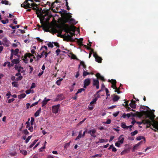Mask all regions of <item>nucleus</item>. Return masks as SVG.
<instances>
[{
	"instance_id": "12",
	"label": "nucleus",
	"mask_w": 158,
	"mask_h": 158,
	"mask_svg": "<svg viewBox=\"0 0 158 158\" xmlns=\"http://www.w3.org/2000/svg\"><path fill=\"white\" fill-rule=\"evenodd\" d=\"M122 136H123V135H122L118 138V139L119 140L118 142L122 144L123 143V141L124 139V138L123 137H122Z\"/></svg>"
},
{
	"instance_id": "35",
	"label": "nucleus",
	"mask_w": 158,
	"mask_h": 158,
	"mask_svg": "<svg viewBox=\"0 0 158 158\" xmlns=\"http://www.w3.org/2000/svg\"><path fill=\"white\" fill-rule=\"evenodd\" d=\"M97 99H98L97 98H95L91 102H90V104H93L94 103L96 102Z\"/></svg>"
},
{
	"instance_id": "48",
	"label": "nucleus",
	"mask_w": 158,
	"mask_h": 158,
	"mask_svg": "<svg viewBox=\"0 0 158 158\" xmlns=\"http://www.w3.org/2000/svg\"><path fill=\"white\" fill-rule=\"evenodd\" d=\"M60 52H61L60 49H57L56 51V55L58 56Z\"/></svg>"
},
{
	"instance_id": "5",
	"label": "nucleus",
	"mask_w": 158,
	"mask_h": 158,
	"mask_svg": "<svg viewBox=\"0 0 158 158\" xmlns=\"http://www.w3.org/2000/svg\"><path fill=\"white\" fill-rule=\"evenodd\" d=\"M90 83V79L89 78L86 79L84 81V88H86L89 85Z\"/></svg>"
},
{
	"instance_id": "56",
	"label": "nucleus",
	"mask_w": 158,
	"mask_h": 158,
	"mask_svg": "<svg viewBox=\"0 0 158 158\" xmlns=\"http://www.w3.org/2000/svg\"><path fill=\"white\" fill-rule=\"evenodd\" d=\"M65 5L67 7V9L69 10L70 9V8L68 6V2H66Z\"/></svg>"
},
{
	"instance_id": "34",
	"label": "nucleus",
	"mask_w": 158,
	"mask_h": 158,
	"mask_svg": "<svg viewBox=\"0 0 158 158\" xmlns=\"http://www.w3.org/2000/svg\"><path fill=\"white\" fill-rule=\"evenodd\" d=\"M45 99H46V98H44V100L42 102V107L44 106H45L47 104V102H46L45 101Z\"/></svg>"
},
{
	"instance_id": "27",
	"label": "nucleus",
	"mask_w": 158,
	"mask_h": 158,
	"mask_svg": "<svg viewBox=\"0 0 158 158\" xmlns=\"http://www.w3.org/2000/svg\"><path fill=\"white\" fill-rule=\"evenodd\" d=\"M121 127L123 128L127 129V126L126 125L125 123L123 122L121 124Z\"/></svg>"
},
{
	"instance_id": "36",
	"label": "nucleus",
	"mask_w": 158,
	"mask_h": 158,
	"mask_svg": "<svg viewBox=\"0 0 158 158\" xmlns=\"http://www.w3.org/2000/svg\"><path fill=\"white\" fill-rule=\"evenodd\" d=\"M40 100V99L39 100L36 102H35V103H33L30 106V107H32L33 106H35L36 105H37L39 102Z\"/></svg>"
},
{
	"instance_id": "11",
	"label": "nucleus",
	"mask_w": 158,
	"mask_h": 158,
	"mask_svg": "<svg viewBox=\"0 0 158 158\" xmlns=\"http://www.w3.org/2000/svg\"><path fill=\"white\" fill-rule=\"evenodd\" d=\"M64 39L67 41H70L71 42H74L76 41V38L73 39L72 37H70V38L69 37H65Z\"/></svg>"
},
{
	"instance_id": "59",
	"label": "nucleus",
	"mask_w": 158,
	"mask_h": 158,
	"mask_svg": "<svg viewBox=\"0 0 158 158\" xmlns=\"http://www.w3.org/2000/svg\"><path fill=\"white\" fill-rule=\"evenodd\" d=\"M120 145V143H119V142H117L116 143H115V145L118 147H119Z\"/></svg>"
},
{
	"instance_id": "51",
	"label": "nucleus",
	"mask_w": 158,
	"mask_h": 158,
	"mask_svg": "<svg viewBox=\"0 0 158 158\" xmlns=\"http://www.w3.org/2000/svg\"><path fill=\"white\" fill-rule=\"evenodd\" d=\"M16 19L17 18L15 17L13 19V23L15 24H17L18 23L17 21L16 20Z\"/></svg>"
},
{
	"instance_id": "31",
	"label": "nucleus",
	"mask_w": 158,
	"mask_h": 158,
	"mask_svg": "<svg viewBox=\"0 0 158 158\" xmlns=\"http://www.w3.org/2000/svg\"><path fill=\"white\" fill-rule=\"evenodd\" d=\"M102 155L101 154H95L94 155L92 156H91L92 158H95L97 157H101Z\"/></svg>"
},
{
	"instance_id": "29",
	"label": "nucleus",
	"mask_w": 158,
	"mask_h": 158,
	"mask_svg": "<svg viewBox=\"0 0 158 158\" xmlns=\"http://www.w3.org/2000/svg\"><path fill=\"white\" fill-rule=\"evenodd\" d=\"M12 85L14 87H18V84L17 82H12Z\"/></svg>"
},
{
	"instance_id": "62",
	"label": "nucleus",
	"mask_w": 158,
	"mask_h": 158,
	"mask_svg": "<svg viewBox=\"0 0 158 158\" xmlns=\"http://www.w3.org/2000/svg\"><path fill=\"white\" fill-rule=\"evenodd\" d=\"M7 64L8 66L9 67H10L11 66H12L13 65V64H12V63L10 64V62H8V61H7Z\"/></svg>"
},
{
	"instance_id": "9",
	"label": "nucleus",
	"mask_w": 158,
	"mask_h": 158,
	"mask_svg": "<svg viewBox=\"0 0 158 158\" xmlns=\"http://www.w3.org/2000/svg\"><path fill=\"white\" fill-rule=\"evenodd\" d=\"M19 49L18 48H16L15 50L12 49L11 50V53L13 55L19 57L20 56L18 54L19 53Z\"/></svg>"
},
{
	"instance_id": "38",
	"label": "nucleus",
	"mask_w": 158,
	"mask_h": 158,
	"mask_svg": "<svg viewBox=\"0 0 158 158\" xmlns=\"http://www.w3.org/2000/svg\"><path fill=\"white\" fill-rule=\"evenodd\" d=\"M138 133V131L137 130H135V131L133 132H131V136H134L135 135L137 134Z\"/></svg>"
},
{
	"instance_id": "52",
	"label": "nucleus",
	"mask_w": 158,
	"mask_h": 158,
	"mask_svg": "<svg viewBox=\"0 0 158 158\" xmlns=\"http://www.w3.org/2000/svg\"><path fill=\"white\" fill-rule=\"evenodd\" d=\"M111 120L110 119H108L106 121V122H105V123L106 124H110L111 123Z\"/></svg>"
},
{
	"instance_id": "64",
	"label": "nucleus",
	"mask_w": 158,
	"mask_h": 158,
	"mask_svg": "<svg viewBox=\"0 0 158 158\" xmlns=\"http://www.w3.org/2000/svg\"><path fill=\"white\" fill-rule=\"evenodd\" d=\"M42 57L41 55H40L39 54H38L36 56L37 58V60H39L40 58H41Z\"/></svg>"
},
{
	"instance_id": "24",
	"label": "nucleus",
	"mask_w": 158,
	"mask_h": 158,
	"mask_svg": "<svg viewBox=\"0 0 158 158\" xmlns=\"http://www.w3.org/2000/svg\"><path fill=\"white\" fill-rule=\"evenodd\" d=\"M26 96V94H21L19 95L18 96V98L19 99H21L25 98Z\"/></svg>"
},
{
	"instance_id": "37",
	"label": "nucleus",
	"mask_w": 158,
	"mask_h": 158,
	"mask_svg": "<svg viewBox=\"0 0 158 158\" xmlns=\"http://www.w3.org/2000/svg\"><path fill=\"white\" fill-rule=\"evenodd\" d=\"M20 152L22 154H23L24 155H27V151L25 150H20Z\"/></svg>"
},
{
	"instance_id": "15",
	"label": "nucleus",
	"mask_w": 158,
	"mask_h": 158,
	"mask_svg": "<svg viewBox=\"0 0 158 158\" xmlns=\"http://www.w3.org/2000/svg\"><path fill=\"white\" fill-rule=\"evenodd\" d=\"M96 76L98 78H99L101 80L103 81H105V79H104V77L101 76L100 74L99 73H97L96 75Z\"/></svg>"
},
{
	"instance_id": "58",
	"label": "nucleus",
	"mask_w": 158,
	"mask_h": 158,
	"mask_svg": "<svg viewBox=\"0 0 158 158\" xmlns=\"http://www.w3.org/2000/svg\"><path fill=\"white\" fill-rule=\"evenodd\" d=\"M28 129L31 132H32L33 131V127H32V126L31 125V126L29 127L28 128Z\"/></svg>"
},
{
	"instance_id": "47",
	"label": "nucleus",
	"mask_w": 158,
	"mask_h": 158,
	"mask_svg": "<svg viewBox=\"0 0 158 158\" xmlns=\"http://www.w3.org/2000/svg\"><path fill=\"white\" fill-rule=\"evenodd\" d=\"M15 100V99L14 98H12L11 99H10L8 100V101L7 102L9 103H10L11 102H13Z\"/></svg>"
},
{
	"instance_id": "14",
	"label": "nucleus",
	"mask_w": 158,
	"mask_h": 158,
	"mask_svg": "<svg viewBox=\"0 0 158 158\" xmlns=\"http://www.w3.org/2000/svg\"><path fill=\"white\" fill-rule=\"evenodd\" d=\"M111 83L112 84V86L114 87V89H117V87L116 86V80H111Z\"/></svg>"
},
{
	"instance_id": "23",
	"label": "nucleus",
	"mask_w": 158,
	"mask_h": 158,
	"mask_svg": "<svg viewBox=\"0 0 158 158\" xmlns=\"http://www.w3.org/2000/svg\"><path fill=\"white\" fill-rule=\"evenodd\" d=\"M38 141V139L35 140L33 143L29 146V148H32L35 145Z\"/></svg>"
},
{
	"instance_id": "6",
	"label": "nucleus",
	"mask_w": 158,
	"mask_h": 158,
	"mask_svg": "<svg viewBox=\"0 0 158 158\" xmlns=\"http://www.w3.org/2000/svg\"><path fill=\"white\" fill-rule=\"evenodd\" d=\"M93 56L95 59V61L98 63H101L102 60V58L98 56L96 53H94Z\"/></svg>"
},
{
	"instance_id": "61",
	"label": "nucleus",
	"mask_w": 158,
	"mask_h": 158,
	"mask_svg": "<svg viewBox=\"0 0 158 158\" xmlns=\"http://www.w3.org/2000/svg\"><path fill=\"white\" fill-rule=\"evenodd\" d=\"M61 83V82L60 81V80H58L56 81V84L57 85H60Z\"/></svg>"
},
{
	"instance_id": "40",
	"label": "nucleus",
	"mask_w": 158,
	"mask_h": 158,
	"mask_svg": "<svg viewBox=\"0 0 158 158\" xmlns=\"http://www.w3.org/2000/svg\"><path fill=\"white\" fill-rule=\"evenodd\" d=\"M53 43H52L51 42H49V43L48 44V47L53 48Z\"/></svg>"
},
{
	"instance_id": "39",
	"label": "nucleus",
	"mask_w": 158,
	"mask_h": 158,
	"mask_svg": "<svg viewBox=\"0 0 158 158\" xmlns=\"http://www.w3.org/2000/svg\"><path fill=\"white\" fill-rule=\"evenodd\" d=\"M32 137L31 135L29 136L25 140V142L26 143H27L29 142V140Z\"/></svg>"
},
{
	"instance_id": "32",
	"label": "nucleus",
	"mask_w": 158,
	"mask_h": 158,
	"mask_svg": "<svg viewBox=\"0 0 158 158\" xmlns=\"http://www.w3.org/2000/svg\"><path fill=\"white\" fill-rule=\"evenodd\" d=\"M2 23L3 24L7 23L9 22V20L8 19H6V20H1Z\"/></svg>"
},
{
	"instance_id": "3",
	"label": "nucleus",
	"mask_w": 158,
	"mask_h": 158,
	"mask_svg": "<svg viewBox=\"0 0 158 158\" xmlns=\"http://www.w3.org/2000/svg\"><path fill=\"white\" fill-rule=\"evenodd\" d=\"M96 132V130L94 128L89 130L87 131L88 134H90L91 136L94 138H96L97 137L96 135H95Z\"/></svg>"
},
{
	"instance_id": "33",
	"label": "nucleus",
	"mask_w": 158,
	"mask_h": 158,
	"mask_svg": "<svg viewBox=\"0 0 158 158\" xmlns=\"http://www.w3.org/2000/svg\"><path fill=\"white\" fill-rule=\"evenodd\" d=\"M30 120V118H29L28 119V121L26 122V128H28L30 127V122H29V120Z\"/></svg>"
},
{
	"instance_id": "17",
	"label": "nucleus",
	"mask_w": 158,
	"mask_h": 158,
	"mask_svg": "<svg viewBox=\"0 0 158 158\" xmlns=\"http://www.w3.org/2000/svg\"><path fill=\"white\" fill-rule=\"evenodd\" d=\"M41 108H40L34 114V116L35 117H37L39 115L40 113L41 112Z\"/></svg>"
},
{
	"instance_id": "19",
	"label": "nucleus",
	"mask_w": 158,
	"mask_h": 158,
	"mask_svg": "<svg viewBox=\"0 0 158 158\" xmlns=\"http://www.w3.org/2000/svg\"><path fill=\"white\" fill-rule=\"evenodd\" d=\"M1 3L6 5H11V3H9V2L6 0H2L1 2Z\"/></svg>"
},
{
	"instance_id": "54",
	"label": "nucleus",
	"mask_w": 158,
	"mask_h": 158,
	"mask_svg": "<svg viewBox=\"0 0 158 158\" xmlns=\"http://www.w3.org/2000/svg\"><path fill=\"white\" fill-rule=\"evenodd\" d=\"M13 24H11L9 25V27L13 29H15L16 27L13 26Z\"/></svg>"
},
{
	"instance_id": "53",
	"label": "nucleus",
	"mask_w": 158,
	"mask_h": 158,
	"mask_svg": "<svg viewBox=\"0 0 158 158\" xmlns=\"http://www.w3.org/2000/svg\"><path fill=\"white\" fill-rule=\"evenodd\" d=\"M23 133L25 135H27L29 134V132L27 129H25L23 131Z\"/></svg>"
},
{
	"instance_id": "30",
	"label": "nucleus",
	"mask_w": 158,
	"mask_h": 158,
	"mask_svg": "<svg viewBox=\"0 0 158 158\" xmlns=\"http://www.w3.org/2000/svg\"><path fill=\"white\" fill-rule=\"evenodd\" d=\"M129 151V149H127L126 150H124L122 152H121V155H123L125 154L126 153H127Z\"/></svg>"
},
{
	"instance_id": "20",
	"label": "nucleus",
	"mask_w": 158,
	"mask_h": 158,
	"mask_svg": "<svg viewBox=\"0 0 158 158\" xmlns=\"http://www.w3.org/2000/svg\"><path fill=\"white\" fill-rule=\"evenodd\" d=\"M82 130H81L80 131L78 135L77 136L76 138L75 139V140H77L78 139H80L81 138L82 136Z\"/></svg>"
},
{
	"instance_id": "16",
	"label": "nucleus",
	"mask_w": 158,
	"mask_h": 158,
	"mask_svg": "<svg viewBox=\"0 0 158 158\" xmlns=\"http://www.w3.org/2000/svg\"><path fill=\"white\" fill-rule=\"evenodd\" d=\"M19 58L14 59L11 60V62L13 64V65L14 64H18L19 63Z\"/></svg>"
},
{
	"instance_id": "1",
	"label": "nucleus",
	"mask_w": 158,
	"mask_h": 158,
	"mask_svg": "<svg viewBox=\"0 0 158 158\" xmlns=\"http://www.w3.org/2000/svg\"><path fill=\"white\" fill-rule=\"evenodd\" d=\"M42 18L46 21H48L51 17V11L49 9H44L42 11Z\"/></svg>"
},
{
	"instance_id": "63",
	"label": "nucleus",
	"mask_w": 158,
	"mask_h": 158,
	"mask_svg": "<svg viewBox=\"0 0 158 158\" xmlns=\"http://www.w3.org/2000/svg\"><path fill=\"white\" fill-rule=\"evenodd\" d=\"M25 92L27 94H29L31 93V90L29 89L26 91Z\"/></svg>"
},
{
	"instance_id": "7",
	"label": "nucleus",
	"mask_w": 158,
	"mask_h": 158,
	"mask_svg": "<svg viewBox=\"0 0 158 158\" xmlns=\"http://www.w3.org/2000/svg\"><path fill=\"white\" fill-rule=\"evenodd\" d=\"M76 40H77V42L80 45L84 46V47H85L87 48L88 49H90V48L89 47H88L86 45H85L82 44V41L83 40V38H81L80 39H78L77 38H76Z\"/></svg>"
},
{
	"instance_id": "46",
	"label": "nucleus",
	"mask_w": 158,
	"mask_h": 158,
	"mask_svg": "<svg viewBox=\"0 0 158 158\" xmlns=\"http://www.w3.org/2000/svg\"><path fill=\"white\" fill-rule=\"evenodd\" d=\"M71 58L72 59H76L77 60H78V59L77 58V57L76 56L73 54H72Z\"/></svg>"
},
{
	"instance_id": "55",
	"label": "nucleus",
	"mask_w": 158,
	"mask_h": 158,
	"mask_svg": "<svg viewBox=\"0 0 158 158\" xmlns=\"http://www.w3.org/2000/svg\"><path fill=\"white\" fill-rule=\"evenodd\" d=\"M35 84L34 83H32L31 85V86L30 88L32 89L35 88Z\"/></svg>"
},
{
	"instance_id": "26",
	"label": "nucleus",
	"mask_w": 158,
	"mask_h": 158,
	"mask_svg": "<svg viewBox=\"0 0 158 158\" xmlns=\"http://www.w3.org/2000/svg\"><path fill=\"white\" fill-rule=\"evenodd\" d=\"M90 73L86 71L85 70H84L83 72V77H85L87 75H89Z\"/></svg>"
},
{
	"instance_id": "10",
	"label": "nucleus",
	"mask_w": 158,
	"mask_h": 158,
	"mask_svg": "<svg viewBox=\"0 0 158 158\" xmlns=\"http://www.w3.org/2000/svg\"><path fill=\"white\" fill-rule=\"evenodd\" d=\"M136 102L135 101H132L130 103L129 106L131 107L133 109H135L136 107V105L135 104Z\"/></svg>"
},
{
	"instance_id": "13",
	"label": "nucleus",
	"mask_w": 158,
	"mask_h": 158,
	"mask_svg": "<svg viewBox=\"0 0 158 158\" xmlns=\"http://www.w3.org/2000/svg\"><path fill=\"white\" fill-rule=\"evenodd\" d=\"M142 142V141H141L139 142L138 143L134 145V147L132 148V151L133 152H135V150L138 147L140 144Z\"/></svg>"
},
{
	"instance_id": "25",
	"label": "nucleus",
	"mask_w": 158,
	"mask_h": 158,
	"mask_svg": "<svg viewBox=\"0 0 158 158\" xmlns=\"http://www.w3.org/2000/svg\"><path fill=\"white\" fill-rule=\"evenodd\" d=\"M28 0H26V1L21 5V6L22 7H23L25 8V6H26Z\"/></svg>"
},
{
	"instance_id": "2",
	"label": "nucleus",
	"mask_w": 158,
	"mask_h": 158,
	"mask_svg": "<svg viewBox=\"0 0 158 158\" xmlns=\"http://www.w3.org/2000/svg\"><path fill=\"white\" fill-rule=\"evenodd\" d=\"M60 104H58L56 105L53 106H52V111L53 113L56 114L58 112Z\"/></svg>"
},
{
	"instance_id": "22",
	"label": "nucleus",
	"mask_w": 158,
	"mask_h": 158,
	"mask_svg": "<svg viewBox=\"0 0 158 158\" xmlns=\"http://www.w3.org/2000/svg\"><path fill=\"white\" fill-rule=\"evenodd\" d=\"M136 139L137 140H138V141H139L141 139H143L144 142V143L145 142V138L143 136H139L136 138Z\"/></svg>"
},
{
	"instance_id": "57",
	"label": "nucleus",
	"mask_w": 158,
	"mask_h": 158,
	"mask_svg": "<svg viewBox=\"0 0 158 158\" xmlns=\"http://www.w3.org/2000/svg\"><path fill=\"white\" fill-rule=\"evenodd\" d=\"M86 119V118H85L83 120L80 121L78 124V125H81V124L83 123L85 121V120Z\"/></svg>"
},
{
	"instance_id": "43",
	"label": "nucleus",
	"mask_w": 158,
	"mask_h": 158,
	"mask_svg": "<svg viewBox=\"0 0 158 158\" xmlns=\"http://www.w3.org/2000/svg\"><path fill=\"white\" fill-rule=\"evenodd\" d=\"M30 6V4L29 3H28V2L26 6H25V8L27 9V8H30L31 6Z\"/></svg>"
},
{
	"instance_id": "4",
	"label": "nucleus",
	"mask_w": 158,
	"mask_h": 158,
	"mask_svg": "<svg viewBox=\"0 0 158 158\" xmlns=\"http://www.w3.org/2000/svg\"><path fill=\"white\" fill-rule=\"evenodd\" d=\"M2 44L4 46L8 47L10 46V43L6 37L3 38L2 40Z\"/></svg>"
},
{
	"instance_id": "44",
	"label": "nucleus",
	"mask_w": 158,
	"mask_h": 158,
	"mask_svg": "<svg viewBox=\"0 0 158 158\" xmlns=\"http://www.w3.org/2000/svg\"><path fill=\"white\" fill-rule=\"evenodd\" d=\"M70 142H69L68 143H65L64 146V148H66L68 147H69L70 145Z\"/></svg>"
},
{
	"instance_id": "28",
	"label": "nucleus",
	"mask_w": 158,
	"mask_h": 158,
	"mask_svg": "<svg viewBox=\"0 0 158 158\" xmlns=\"http://www.w3.org/2000/svg\"><path fill=\"white\" fill-rule=\"evenodd\" d=\"M66 33H67V35L65 36V37H69L70 38V37H72L71 35H70V34H68L69 33V30H65L64 31Z\"/></svg>"
},
{
	"instance_id": "49",
	"label": "nucleus",
	"mask_w": 158,
	"mask_h": 158,
	"mask_svg": "<svg viewBox=\"0 0 158 158\" xmlns=\"http://www.w3.org/2000/svg\"><path fill=\"white\" fill-rule=\"evenodd\" d=\"M119 113V111L116 112L113 114V115L114 117H117Z\"/></svg>"
},
{
	"instance_id": "45",
	"label": "nucleus",
	"mask_w": 158,
	"mask_h": 158,
	"mask_svg": "<svg viewBox=\"0 0 158 158\" xmlns=\"http://www.w3.org/2000/svg\"><path fill=\"white\" fill-rule=\"evenodd\" d=\"M34 119L33 117L31 118V126H32L34 122Z\"/></svg>"
},
{
	"instance_id": "21",
	"label": "nucleus",
	"mask_w": 158,
	"mask_h": 158,
	"mask_svg": "<svg viewBox=\"0 0 158 158\" xmlns=\"http://www.w3.org/2000/svg\"><path fill=\"white\" fill-rule=\"evenodd\" d=\"M120 98V97L118 95H115L113 98V100L114 102L118 101Z\"/></svg>"
},
{
	"instance_id": "18",
	"label": "nucleus",
	"mask_w": 158,
	"mask_h": 158,
	"mask_svg": "<svg viewBox=\"0 0 158 158\" xmlns=\"http://www.w3.org/2000/svg\"><path fill=\"white\" fill-rule=\"evenodd\" d=\"M69 23H72L73 24L75 25L77 23V22H76L75 20L73 18H71L70 19H69Z\"/></svg>"
},
{
	"instance_id": "60",
	"label": "nucleus",
	"mask_w": 158,
	"mask_h": 158,
	"mask_svg": "<svg viewBox=\"0 0 158 158\" xmlns=\"http://www.w3.org/2000/svg\"><path fill=\"white\" fill-rule=\"evenodd\" d=\"M6 96H8L7 98L8 99L10 98V96H11L10 92H9L8 93L6 94Z\"/></svg>"
},
{
	"instance_id": "42",
	"label": "nucleus",
	"mask_w": 158,
	"mask_h": 158,
	"mask_svg": "<svg viewBox=\"0 0 158 158\" xmlns=\"http://www.w3.org/2000/svg\"><path fill=\"white\" fill-rule=\"evenodd\" d=\"M23 76H19V77L16 78V80L17 81L21 80L23 78Z\"/></svg>"
},
{
	"instance_id": "41",
	"label": "nucleus",
	"mask_w": 158,
	"mask_h": 158,
	"mask_svg": "<svg viewBox=\"0 0 158 158\" xmlns=\"http://www.w3.org/2000/svg\"><path fill=\"white\" fill-rule=\"evenodd\" d=\"M85 90V89L84 88H81L80 89H78V91H77V93H81L82 91H84Z\"/></svg>"
},
{
	"instance_id": "50",
	"label": "nucleus",
	"mask_w": 158,
	"mask_h": 158,
	"mask_svg": "<svg viewBox=\"0 0 158 158\" xmlns=\"http://www.w3.org/2000/svg\"><path fill=\"white\" fill-rule=\"evenodd\" d=\"M30 6H31V7H37V4L35 3H32L30 4Z\"/></svg>"
},
{
	"instance_id": "8",
	"label": "nucleus",
	"mask_w": 158,
	"mask_h": 158,
	"mask_svg": "<svg viewBox=\"0 0 158 158\" xmlns=\"http://www.w3.org/2000/svg\"><path fill=\"white\" fill-rule=\"evenodd\" d=\"M93 85L96 86L97 89L99 88V82L98 79H93Z\"/></svg>"
}]
</instances>
